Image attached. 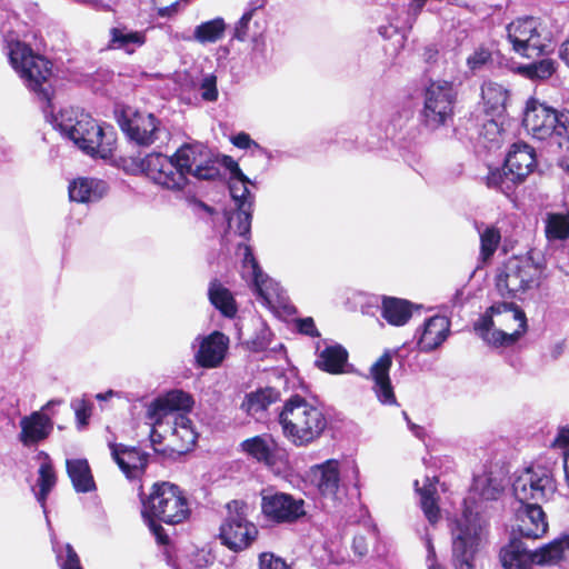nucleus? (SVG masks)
I'll return each instance as SVG.
<instances>
[{
    "instance_id": "1",
    "label": "nucleus",
    "mask_w": 569,
    "mask_h": 569,
    "mask_svg": "<svg viewBox=\"0 0 569 569\" xmlns=\"http://www.w3.org/2000/svg\"><path fill=\"white\" fill-rule=\"evenodd\" d=\"M4 50L10 64L23 80L26 87L41 102L46 119L69 138L84 153L107 159L116 142L111 126H100L89 113L78 109H64L57 116L53 112L56 78L52 63L18 39L13 32L4 34Z\"/></svg>"
},
{
    "instance_id": "2",
    "label": "nucleus",
    "mask_w": 569,
    "mask_h": 569,
    "mask_svg": "<svg viewBox=\"0 0 569 569\" xmlns=\"http://www.w3.org/2000/svg\"><path fill=\"white\" fill-rule=\"evenodd\" d=\"M191 509L183 491L170 482L154 483L147 499L142 500V516L160 543L168 541L158 522L178 525L187 520Z\"/></svg>"
},
{
    "instance_id": "3",
    "label": "nucleus",
    "mask_w": 569,
    "mask_h": 569,
    "mask_svg": "<svg viewBox=\"0 0 569 569\" xmlns=\"http://www.w3.org/2000/svg\"><path fill=\"white\" fill-rule=\"evenodd\" d=\"M284 438L296 447H307L321 437L328 421L321 409L300 396L290 397L279 413Z\"/></svg>"
},
{
    "instance_id": "4",
    "label": "nucleus",
    "mask_w": 569,
    "mask_h": 569,
    "mask_svg": "<svg viewBox=\"0 0 569 569\" xmlns=\"http://www.w3.org/2000/svg\"><path fill=\"white\" fill-rule=\"evenodd\" d=\"M536 163L533 148L523 142L513 143L503 167L490 170L486 183L489 188L509 196L533 171Z\"/></svg>"
},
{
    "instance_id": "5",
    "label": "nucleus",
    "mask_w": 569,
    "mask_h": 569,
    "mask_svg": "<svg viewBox=\"0 0 569 569\" xmlns=\"http://www.w3.org/2000/svg\"><path fill=\"white\" fill-rule=\"evenodd\" d=\"M507 38L515 52L529 59L553 50L551 31L535 17L519 18L509 23Z\"/></svg>"
},
{
    "instance_id": "6",
    "label": "nucleus",
    "mask_w": 569,
    "mask_h": 569,
    "mask_svg": "<svg viewBox=\"0 0 569 569\" xmlns=\"http://www.w3.org/2000/svg\"><path fill=\"white\" fill-rule=\"evenodd\" d=\"M526 130L538 140H555L560 148H569V110H557L537 103L528 107L523 117Z\"/></svg>"
},
{
    "instance_id": "7",
    "label": "nucleus",
    "mask_w": 569,
    "mask_h": 569,
    "mask_svg": "<svg viewBox=\"0 0 569 569\" xmlns=\"http://www.w3.org/2000/svg\"><path fill=\"white\" fill-rule=\"evenodd\" d=\"M456 100L457 91L451 82L431 81L423 91L422 126L430 131L448 127L453 120Z\"/></svg>"
},
{
    "instance_id": "8",
    "label": "nucleus",
    "mask_w": 569,
    "mask_h": 569,
    "mask_svg": "<svg viewBox=\"0 0 569 569\" xmlns=\"http://www.w3.org/2000/svg\"><path fill=\"white\" fill-rule=\"evenodd\" d=\"M483 525L480 517L466 510L451 527L452 566L455 569H473Z\"/></svg>"
},
{
    "instance_id": "9",
    "label": "nucleus",
    "mask_w": 569,
    "mask_h": 569,
    "mask_svg": "<svg viewBox=\"0 0 569 569\" xmlns=\"http://www.w3.org/2000/svg\"><path fill=\"white\" fill-rule=\"evenodd\" d=\"M541 273L539 264L511 258L498 272L496 286L502 297L521 298L528 290L539 287Z\"/></svg>"
},
{
    "instance_id": "10",
    "label": "nucleus",
    "mask_w": 569,
    "mask_h": 569,
    "mask_svg": "<svg viewBox=\"0 0 569 569\" xmlns=\"http://www.w3.org/2000/svg\"><path fill=\"white\" fill-rule=\"evenodd\" d=\"M227 515L220 526L221 543L232 551L247 549L257 538L258 528L248 520L246 502L232 500L226 506Z\"/></svg>"
},
{
    "instance_id": "11",
    "label": "nucleus",
    "mask_w": 569,
    "mask_h": 569,
    "mask_svg": "<svg viewBox=\"0 0 569 569\" xmlns=\"http://www.w3.org/2000/svg\"><path fill=\"white\" fill-rule=\"evenodd\" d=\"M552 471L545 466H531L522 470L512 482V492L519 503H543L556 493Z\"/></svg>"
},
{
    "instance_id": "12",
    "label": "nucleus",
    "mask_w": 569,
    "mask_h": 569,
    "mask_svg": "<svg viewBox=\"0 0 569 569\" xmlns=\"http://www.w3.org/2000/svg\"><path fill=\"white\" fill-rule=\"evenodd\" d=\"M140 169L153 183L171 191H181L188 182L173 154L171 157L160 152L147 154L140 160Z\"/></svg>"
},
{
    "instance_id": "13",
    "label": "nucleus",
    "mask_w": 569,
    "mask_h": 569,
    "mask_svg": "<svg viewBox=\"0 0 569 569\" xmlns=\"http://www.w3.org/2000/svg\"><path fill=\"white\" fill-rule=\"evenodd\" d=\"M173 158L186 178L191 174L200 180H213L219 176L211 151L200 142L184 143Z\"/></svg>"
},
{
    "instance_id": "14",
    "label": "nucleus",
    "mask_w": 569,
    "mask_h": 569,
    "mask_svg": "<svg viewBox=\"0 0 569 569\" xmlns=\"http://www.w3.org/2000/svg\"><path fill=\"white\" fill-rule=\"evenodd\" d=\"M128 138L139 146L149 147L169 140L168 130L152 113L136 111L120 121Z\"/></svg>"
},
{
    "instance_id": "15",
    "label": "nucleus",
    "mask_w": 569,
    "mask_h": 569,
    "mask_svg": "<svg viewBox=\"0 0 569 569\" xmlns=\"http://www.w3.org/2000/svg\"><path fill=\"white\" fill-rule=\"evenodd\" d=\"M311 482L316 486L325 506L337 507L346 497L341 482L340 462L329 459L310 469Z\"/></svg>"
},
{
    "instance_id": "16",
    "label": "nucleus",
    "mask_w": 569,
    "mask_h": 569,
    "mask_svg": "<svg viewBox=\"0 0 569 569\" xmlns=\"http://www.w3.org/2000/svg\"><path fill=\"white\" fill-rule=\"evenodd\" d=\"M251 181L247 176L230 179L229 191L237 211L228 217V227L238 236L248 239L251 232L253 196L248 189Z\"/></svg>"
},
{
    "instance_id": "17",
    "label": "nucleus",
    "mask_w": 569,
    "mask_h": 569,
    "mask_svg": "<svg viewBox=\"0 0 569 569\" xmlns=\"http://www.w3.org/2000/svg\"><path fill=\"white\" fill-rule=\"evenodd\" d=\"M261 510L276 523H293L307 516L306 501L284 492L263 495Z\"/></svg>"
},
{
    "instance_id": "18",
    "label": "nucleus",
    "mask_w": 569,
    "mask_h": 569,
    "mask_svg": "<svg viewBox=\"0 0 569 569\" xmlns=\"http://www.w3.org/2000/svg\"><path fill=\"white\" fill-rule=\"evenodd\" d=\"M192 405L189 393L174 389L148 406L147 418L152 426L162 427L164 420L176 418V415H187L184 411L191 409Z\"/></svg>"
},
{
    "instance_id": "19",
    "label": "nucleus",
    "mask_w": 569,
    "mask_h": 569,
    "mask_svg": "<svg viewBox=\"0 0 569 569\" xmlns=\"http://www.w3.org/2000/svg\"><path fill=\"white\" fill-rule=\"evenodd\" d=\"M243 250L242 277L250 283L263 302L271 305L278 298V283L266 274L256 260L250 246L239 244Z\"/></svg>"
},
{
    "instance_id": "20",
    "label": "nucleus",
    "mask_w": 569,
    "mask_h": 569,
    "mask_svg": "<svg viewBox=\"0 0 569 569\" xmlns=\"http://www.w3.org/2000/svg\"><path fill=\"white\" fill-rule=\"evenodd\" d=\"M60 403V400H50L40 411H33L21 418L19 423L21 431L18 438L24 447L38 445L50 436L53 430V421L44 411L49 410L51 406Z\"/></svg>"
},
{
    "instance_id": "21",
    "label": "nucleus",
    "mask_w": 569,
    "mask_h": 569,
    "mask_svg": "<svg viewBox=\"0 0 569 569\" xmlns=\"http://www.w3.org/2000/svg\"><path fill=\"white\" fill-rule=\"evenodd\" d=\"M516 528L521 537L541 538L548 530V521L541 503H520L516 509Z\"/></svg>"
},
{
    "instance_id": "22",
    "label": "nucleus",
    "mask_w": 569,
    "mask_h": 569,
    "mask_svg": "<svg viewBox=\"0 0 569 569\" xmlns=\"http://www.w3.org/2000/svg\"><path fill=\"white\" fill-rule=\"evenodd\" d=\"M508 97V90L497 82L487 81L482 84L481 98L483 101L485 112L491 117L485 126L486 130L499 133V124L495 118L503 114Z\"/></svg>"
},
{
    "instance_id": "23",
    "label": "nucleus",
    "mask_w": 569,
    "mask_h": 569,
    "mask_svg": "<svg viewBox=\"0 0 569 569\" xmlns=\"http://www.w3.org/2000/svg\"><path fill=\"white\" fill-rule=\"evenodd\" d=\"M523 325L521 321V329L518 332H507L502 329H493L498 326L496 315L491 313V307L481 316L476 322L475 329L479 332L480 337L493 347L512 346L523 336Z\"/></svg>"
},
{
    "instance_id": "24",
    "label": "nucleus",
    "mask_w": 569,
    "mask_h": 569,
    "mask_svg": "<svg viewBox=\"0 0 569 569\" xmlns=\"http://www.w3.org/2000/svg\"><path fill=\"white\" fill-rule=\"evenodd\" d=\"M200 346L194 357L202 368L218 367L228 350L229 339L222 332L214 331L207 337H198Z\"/></svg>"
},
{
    "instance_id": "25",
    "label": "nucleus",
    "mask_w": 569,
    "mask_h": 569,
    "mask_svg": "<svg viewBox=\"0 0 569 569\" xmlns=\"http://www.w3.org/2000/svg\"><path fill=\"white\" fill-rule=\"evenodd\" d=\"M111 455L128 479H137L148 465L149 455L136 447L111 443Z\"/></svg>"
},
{
    "instance_id": "26",
    "label": "nucleus",
    "mask_w": 569,
    "mask_h": 569,
    "mask_svg": "<svg viewBox=\"0 0 569 569\" xmlns=\"http://www.w3.org/2000/svg\"><path fill=\"white\" fill-rule=\"evenodd\" d=\"M391 365V355L386 351L370 368L375 393L383 405L396 403V396L389 377Z\"/></svg>"
},
{
    "instance_id": "27",
    "label": "nucleus",
    "mask_w": 569,
    "mask_h": 569,
    "mask_svg": "<svg viewBox=\"0 0 569 569\" xmlns=\"http://www.w3.org/2000/svg\"><path fill=\"white\" fill-rule=\"evenodd\" d=\"M164 426L170 430L171 442L177 452L184 453L193 448L198 433L188 415H176V418L164 420L162 427Z\"/></svg>"
},
{
    "instance_id": "28",
    "label": "nucleus",
    "mask_w": 569,
    "mask_h": 569,
    "mask_svg": "<svg viewBox=\"0 0 569 569\" xmlns=\"http://www.w3.org/2000/svg\"><path fill=\"white\" fill-rule=\"evenodd\" d=\"M450 332V321L447 317L435 316L428 319L418 340L421 351L430 352L437 349Z\"/></svg>"
},
{
    "instance_id": "29",
    "label": "nucleus",
    "mask_w": 569,
    "mask_h": 569,
    "mask_svg": "<svg viewBox=\"0 0 569 569\" xmlns=\"http://www.w3.org/2000/svg\"><path fill=\"white\" fill-rule=\"evenodd\" d=\"M242 450L264 466L272 468L278 460V448L269 436H256L241 443Z\"/></svg>"
},
{
    "instance_id": "30",
    "label": "nucleus",
    "mask_w": 569,
    "mask_h": 569,
    "mask_svg": "<svg viewBox=\"0 0 569 569\" xmlns=\"http://www.w3.org/2000/svg\"><path fill=\"white\" fill-rule=\"evenodd\" d=\"M107 191V183L102 180L79 178L70 183L69 198L81 203L97 202Z\"/></svg>"
},
{
    "instance_id": "31",
    "label": "nucleus",
    "mask_w": 569,
    "mask_h": 569,
    "mask_svg": "<svg viewBox=\"0 0 569 569\" xmlns=\"http://www.w3.org/2000/svg\"><path fill=\"white\" fill-rule=\"evenodd\" d=\"M66 468L73 489L79 493L92 492L97 489L91 468L87 459H67Z\"/></svg>"
},
{
    "instance_id": "32",
    "label": "nucleus",
    "mask_w": 569,
    "mask_h": 569,
    "mask_svg": "<svg viewBox=\"0 0 569 569\" xmlns=\"http://www.w3.org/2000/svg\"><path fill=\"white\" fill-rule=\"evenodd\" d=\"M109 37V49L123 50L127 53H133L137 48L146 43V33L143 31L132 30L126 26L111 28Z\"/></svg>"
},
{
    "instance_id": "33",
    "label": "nucleus",
    "mask_w": 569,
    "mask_h": 569,
    "mask_svg": "<svg viewBox=\"0 0 569 569\" xmlns=\"http://www.w3.org/2000/svg\"><path fill=\"white\" fill-rule=\"evenodd\" d=\"M507 480L501 472L489 471L475 477L472 493L478 495L481 500H497L503 492Z\"/></svg>"
},
{
    "instance_id": "34",
    "label": "nucleus",
    "mask_w": 569,
    "mask_h": 569,
    "mask_svg": "<svg viewBox=\"0 0 569 569\" xmlns=\"http://www.w3.org/2000/svg\"><path fill=\"white\" fill-rule=\"evenodd\" d=\"M491 313L496 315L497 323L505 327L507 332H518L523 325V333L527 331V317L522 309L512 302H500L491 306Z\"/></svg>"
},
{
    "instance_id": "35",
    "label": "nucleus",
    "mask_w": 569,
    "mask_h": 569,
    "mask_svg": "<svg viewBox=\"0 0 569 569\" xmlns=\"http://www.w3.org/2000/svg\"><path fill=\"white\" fill-rule=\"evenodd\" d=\"M500 561L505 569H531L535 563L532 552L517 539L501 549Z\"/></svg>"
},
{
    "instance_id": "36",
    "label": "nucleus",
    "mask_w": 569,
    "mask_h": 569,
    "mask_svg": "<svg viewBox=\"0 0 569 569\" xmlns=\"http://www.w3.org/2000/svg\"><path fill=\"white\" fill-rule=\"evenodd\" d=\"M348 362V351L338 343L326 346L319 351L316 366L328 373L339 375L345 372Z\"/></svg>"
},
{
    "instance_id": "37",
    "label": "nucleus",
    "mask_w": 569,
    "mask_h": 569,
    "mask_svg": "<svg viewBox=\"0 0 569 569\" xmlns=\"http://www.w3.org/2000/svg\"><path fill=\"white\" fill-rule=\"evenodd\" d=\"M412 303L408 300L383 297L381 303V317L391 326H405L412 317Z\"/></svg>"
},
{
    "instance_id": "38",
    "label": "nucleus",
    "mask_w": 569,
    "mask_h": 569,
    "mask_svg": "<svg viewBox=\"0 0 569 569\" xmlns=\"http://www.w3.org/2000/svg\"><path fill=\"white\" fill-rule=\"evenodd\" d=\"M37 459L40 461V467L38 470L37 480L39 491L36 493V497L40 505L44 508L47 497L57 483V475L51 458L47 452L40 451L37 455Z\"/></svg>"
},
{
    "instance_id": "39",
    "label": "nucleus",
    "mask_w": 569,
    "mask_h": 569,
    "mask_svg": "<svg viewBox=\"0 0 569 569\" xmlns=\"http://www.w3.org/2000/svg\"><path fill=\"white\" fill-rule=\"evenodd\" d=\"M279 398V392L273 388H262L257 391L247 393L241 403V409L249 416L260 419L267 408L276 402Z\"/></svg>"
},
{
    "instance_id": "40",
    "label": "nucleus",
    "mask_w": 569,
    "mask_h": 569,
    "mask_svg": "<svg viewBox=\"0 0 569 569\" xmlns=\"http://www.w3.org/2000/svg\"><path fill=\"white\" fill-rule=\"evenodd\" d=\"M567 550H569V535H562L531 552L536 565L551 566L558 563Z\"/></svg>"
},
{
    "instance_id": "41",
    "label": "nucleus",
    "mask_w": 569,
    "mask_h": 569,
    "mask_svg": "<svg viewBox=\"0 0 569 569\" xmlns=\"http://www.w3.org/2000/svg\"><path fill=\"white\" fill-rule=\"evenodd\" d=\"M208 297L211 305L224 317L233 318L236 316L237 306L232 293L217 279L210 282Z\"/></svg>"
},
{
    "instance_id": "42",
    "label": "nucleus",
    "mask_w": 569,
    "mask_h": 569,
    "mask_svg": "<svg viewBox=\"0 0 569 569\" xmlns=\"http://www.w3.org/2000/svg\"><path fill=\"white\" fill-rule=\"evenodd\" d=\"M545 232L549 241H563L569 239V213H547L545 219Z\"/></svg>"
},
{
    "instance_id": "43",
    "label": "nucleus",
    "mask_w": 569,
    "mask_h": 569,
    "mask_svg": "<svg viewBox=\"0 0 569 569\" xmlns=\"http://www.w3.org/2000/svg\"><path fill=\"white\" fill-rule=\"evenodd\" d=\"M224 30V20L216 18L197 26L193 38L200 43L216 42L222 38Z\"/></svg>"
},
{
    "instance_id": "44",
    "label": "nucleus",
    "mask_w": 569,
    "mask_h": 569,
    "mask_svg": "<svg viewBox=\"0 0 569 569\" xmlns=\"http://www.w3.org/2000/svg\"><path fill=\"white\" fill-rule=\"evenodd\" d=\"M420 495L421 509L431 525H435L440 518V509L435 497L436 489L433 487L418 489Z\"/></svg>"
},
{
    "instance_id": "45",
    "label": "nucleus",
    "mask_w": 569,
    "mask_h": 569,
    "mask_svg": "<svg viewBox=\"0 0 569 569\" xmlns=\"http://www.w3.org/2000/svg\"><path fill=\"white\" fill-rule=\"evenodd\" d=\"M252 18L253 17H251L250 13L242 14L234 27L233 38L239 41H244L250 38L256 40L258 38V36L261 33V30L257 21H254L251 26Z\"/></svg>"
},
{
    "instance_id": "46",
    "label": "nucleus",
    "mask_w": 569,
    "mask_h": 569,
    "mask_svg": "<svg viewBox=\"0 0 569 569\" xmlns=\"http://www.w3.org/2000/svg\"><path fill=\"white\" fill-rule=\"evenodd\" d=\"M53 550L61 569H82L80 559L71 545L67 543L60 547L58 543H53Z\"/></svg>"
},
{
    "instance_id": "47",
    "label": "nucleus",
    "mask_w": 569,
    "mask_h": 569,
    "mask_svg": "<svg viewBox=\"0 0 569 569\" xmlns=\"http://www.w3.org/2000/svg\"><path fill=\"white\" fill-rule=\"evenodd\" d=\"M500 232L495 227H488L480 233L481 256L485 260L493 256L500 243Z\"/></svg>"
},
{
    "instance_id": "48",
    "label": "nucleus",
    "mask_w": 569,
    "mask_h": 569,
    "mask_svg": "<svg viewBox=\"0 0 569 569\" xmlns=\"http://www.w3.org/2000/svg\"><path fill=\"white\" fill-rule=\"evenodd\" d=\"M555 70V62L550 59H542L525 67L526 74L531 79H547Z\"/></svg>"
},
{
    "instance_id": "49",
    "label": "nucleus",
    "mask_w": 569,
    "mask_h": 569,
    "mask_svg": "<svg viewBox=\"0 0 569 569\" xmlns=\"http://www.w3.org/2000/svg\"><path fill=\"white\" fill-rule=\"evenodd\" d=\"M271 331L266 326L261 325L256 336L248 342L252 351L259 352L267 349L270 345Z\"/></svg>"
},
{
    "instance_id": "50",
    "label": "nucleus",
    "mask_w": 569,
    "mask_h": 569,
    "mask_svg": "<svg viewBox=\"0 0 569 569\" xmlns=\"http://www.w3.org/2000/svg\"><path fill=\"white\" fill-rule=\"evenodd\" d=\"M491 60V52L486 48L477 49L467 59V64L470 70L476 71L481 69Z\"/></svg>"
},
{
    "instance_id": "51",
    "label": "nucleus",
    "mask_w": 569,
    "mask_h": 569,
    "mask_svg": "<svg viewBox=\"0 0 569 569\" xmlns=\"http://www.w3.org/2000/svg\"><path fill=\"white\" fill-rule=\"evenodd\" d=\"M259 569H289V567L283 559L272 552H262L259 556Z\"/></svg>"
},
{
    "instance_id": "52",
    "label": "nucleus",
    "mask_w": 569,
    "mask_h": 569,
    "mask_svg": "<svg viewBox=\"0 0 569 569\" xmlns=\"http://www.w3.org/2000/svg\"><path fill=\"white\" fill-rule=\"evenodd\" d=\"M201 97L206 101H216L218 99L217 81L214 76L206 77L201 82Z\"/></svg>"
},
{
    "instance_id": "53",
    "label": "nucleus",
    "mask_w": 569,
    "mask_h": 569,
    "mask_svg": "<svg viewBox=\"0 0 569 569\" xmlns=\"http://www.w3.org/2000/svg\"><path fill=\"white\" fill-rule=\"evenodd\" d=\"M71 407L76 412L78 422L81 426H86L90 417V406L86 402L84 399H73L71 401Z\"/></svg>"
},
{
    "instance_id": "54",
    "label": "nucleus",
    "mask_w": 569,
    "mask_h": 569,
    "mask_svg": "<svg viewBox=\"0 0 569 569\" xmlns=\"http://www.w3.org/2000/svg\"><path fill=\"white\" fill-rule=\"evenodd\" d=\"M425 1L426 0H411L410 4H409V8H408V11H407V14H408V18H407V21H406V24L409 29L412 28V23L415 22V20L417 19V17L419 16V13L421 12L423 6H425Z\"/></svg>"
},
{
    "instance_id": "55",
    "label": "nucleus",
    "mask_w": 569,
    "mask_h": 569,
    "mask_svg": "<svg viewBox=\"0 0 569 569\" xmlns=\"http://www.w3.org/2000/svg\"><path fill=\"white\" fill-rule=\"evenodd\" d=\"M401 28L402 27L399 24L398 20L392 18L389 24L380 26L378 32L383 39H391L400 32Z\"/></svg>"
},
{
    "instance_id": "56",
    "label": "nucleus",
    "mask_w": 569,
    "mask_h": 569,
    "mask_svg": "<svg viewBox=\"0 0 569 569\" xmlns=\"http://www.w3.org/2000/svg\"><path fill=\"white\" fill-rule=\"evenodd\" d=\"M297 326H298L299 332H301L303 335H307V336H310V337L319 336V332H318V330L316 328V325H315L312 318L300 319L298 321Z\"/></svg>"
},
{
    "instance_id": "57",
    "label": "nucleus",
    "mask_w": 569,
    "mask_h": 569,
    "mask_svg": "<svg viewBox=\"0 0 569 569\" xmlns=\"http://www.w3.org/2000/svg\"><path fill=\"white\" fill-rule=\"evenodd\" d=\"M232 143L240 149H248L251 146L259 147L257 142H254L250 136L246 132H240L232 137Z\"/></svg>"
},
{
    "instance_id": "58",
    "label": "nucleus",
    "mask_w": 569,
    "mask_h": 569,
    "mask_svg": "<svg viewBox=\"0 0 569 569\" xmlns=\"http://www.w3.org/2000/svg\"><path fill=\"white\" fill-rule=\"evenodd\" d=\"M425 546H426V549H427V561L429 562V567L428 569H441L437 563H436V550H435V546L432 543V539L431 537L426 533L425 536Z\"/></svg>"
},
{
    "instance_id": "59",
    "label": "nucleus",
    "mask_w": 569,
    "mask_h": 569,
    "mask_svg": "<svg viewBox=\"0 0 569 569\" xmlns=\"http://www.w3.org/2000/svg\"><path fill=\"white\" fill-rule=\"evenodd\" d=\"M553 446L558 448H567L569 447V426L559 430Z\"/></svg>"
},
{
    "instance_id": "60",
    "label": "nucleus",
    "mask_w": 569,
    "mask_h": 569,
    "mask_svg": "<svg viewBox=\"0 0 569 569\" xmlns=\"http://www.w3.org/2000/svg\"><path fill=\"white\" fill-rule=\"evenodd\" d=\"M226 166L230 170V173H231L230 179H236V178L244 176V173L239 168V164L232 158H230V157L226 158Z\"/></svg>"
},
{
    "instance_id": "61",
    "label": "nucleus",
    "mask_w": 569,
    "mask_h": 569,
    "mask_svg": "<svg viewBox=\"0 0 569 569\" xmlns=\"http://www.w3.org/2000/svg\"><path fill=\"white\" fill-rule=\"evenodd\" d=\"M226 166L230 170V173H231L230 179H236V178L244 176V173L239 168V164L232 158H230V157L226 158Z\"/></svg>"
},
{
    "instance_id": "62",
    "label": "nucleus",
    "mask_w": 569,
    "mask_h": 569,
    "mask_svg": "<svg viewBox=\"0 0 569 569\" xmlns=\"http://www.w3.org/2000/svg\"><path fill=\"white\" fill-rule=\"evenodd\" d=\"M352 548L356 553L363 556L367 552V546L363 537H356L352 542Z\"/></svg>"
},
{
    "instance_id": "63",
    "label": "nucleus",
    "mask_w": 569,
    "mask_h": 569,
    "mask_svg": "<svg viewBox=\"0 0 569 569\" xmlns=\"http://www.w3.org/2000/svg\"><path fill=\"white\" fill-rule=\"evenodd\" d=\"M264 6H266V0H250L244 13H250V16L253 17L256 14V12L260 9H263Z\"/></svg>"
},
{
    "instance_id": "64",
    "label": "nucleus",
    "mask_w": 569,
    "mask_h": 569,
    "mask_svg": "<svg viewBox=\"0 0 569 569\" xmlns=\"http://www.w3.org/2000/svg\"><path fill=\"white\" fill-rule=\"evenodd\" d=\"M559 57L569 67V38L561 44Z\"/></svg>"
}]
</instances>
